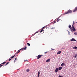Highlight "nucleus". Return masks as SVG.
Returning <instances> with one entry per match:
<instances>
[{
    "label": "nucleus",
    "instance_id": "nucleus-16",
    "mask_svg": "<svg viewBox=\"0 0 77 77\" xmlns=\"http://www.w3.org/2000/svg\"><path fill=\"white\" fill-rule=\"evenodd\" d=\"M44 29H42L40 31V33L42 32H44Z\"/></svg>",
    "mask_w": 77,
    "mask_h": 77
},
{
    "label": "nucleus",
    "instance_id": "nucleus-43",
    "mask_svg": "<svg viewBox=\"0 0 77 77\" xmlns=\"http://www.w3.org/2000/svg\"><path fill=\"white\" fill-rule=\"evenodd\" d=\"M18 70H19V69H18Z\"/></svg>",
    "mask_w": 77,
    "mask_h": 77
},
{
    "label": "nucleus",
    "instance_id": "nucleus-44",
    "mask_svg": "<svg viewBox=\"0 0 77 77\" xmlns=\"http://www.w3.org/2000/svg\"><path fill=\"white\" fill-rule=\"evenodd\" d=\"M16 61H17V60H16Z\"/></svg>",
    "mask_w": 77,
    "mask_h": 77
},
{
    "label": "nucleus",
    "instance_id": "nucleus-13",
    "mask_svg": "<svg viewBox=\"0 0 77 77\" xmlns=\"http://www.w3.org/2000/svg\"><path fill=\"white\" fill-rule=\"evenodd\" d=\"M26 72H29V71H30V69H28L26 70Z\"/></svg>",
    "mask_w": 77,
    "mask_h": 77
},
{
    "label": "nucleus",
    "instance_id": "nucleus-6",
    "mask_svg": "<svg viewBox=\"0 0 77 77\" xmlns=\"http://www.w3.org/2000/svg\"><path fill=\"white\" fill-rule=\"evenodd\" d=\"M60 19H59V18H57L56 20V21H57V22H59V21H60Z\"/></svg>",
    "mask_w": 77,
    "mask_h": 77
},
{
    "label": "nucleus",
    "instance_id": "nucleus-1",
    "mask_svg": "<svg viewBox=\"0 0 77 77\" xmlns=\"http://www.w3.org/2000/svg\"><path fill=\"white\" fill-rule=\"evenodd\" d=\"M26 48H27V47L26 46L25 48H22L19 50L18 51V52H17L16 54H18V53L19 52H20V50H26Z\"/></svg>",
    "mask_w": 77,
    "mask_h": 77
},
{
    "label": "nucleus",
    "instance_id": "nucleus-32",
    "mask_svg": "<svg viewBox=\"0 0 77 77\" xmlns=\"http://www.w3.org/2000/svg\"><path fill=\"white\" fill-rule=\"evenodd\" d=\"M51 49L52 50H54V49L51 48Z\"/></svg>",
    "mask_w": 77,
    "mask_h": 77
},
{
    "label": "nucleus",
    "instance_id": "nucleus-40",
    "mask_svg": "<svg viewBox=\"0 0 77 77\" xmlns=\"http://www.w3.org/2000/svg\"><path fill=\"white\" fill-rule=\"evenodd\" d=\"M35 34H34L33 35H35Z\"/></svg>",
    "mask_w": 77,
    "mask_h": 77
},
{
    "label": "nucleus",
    "instance_id": "nucleus-5",
    "mask_svg": "<svg viewBox=\"0 0 77 77\" xmlns=\"http://www.w3.org/2000/svg\"><path fill=\"white\" fill-rule=\"evenodd\" d=\"M77 11V7H76L75 9H74L73 10L74 12H76V11Z\"/></svg>",
    "mask_w": 77,
    "mask_h": 77
},
{
    "label": "nucleus",
    "instance_id": "nucleus-22",
    "mask_svg": "<svg viewBox=\"0 0 77 77\" xmlns=\"http://www.w3.org/2000/svg\"><path fill=\"white\" fill-rule=\"evenodd\" d=\"M27 44L29 46H30V44L29 43H27Z\"/></svg>",
    "mask_w": 77,
    "mask_h": 77
},
{
    "label": "nucleus",
    "instance_id": "nucleus-36",
    "mask_svg": "<svg viewBox=\"0 0 77 77\" xmlns=\"http://www.w3.org/2000/svg\"><path fill=\"white\" fill-rule=\"evenodd\" d=\"M38 33V31L37 32H36L35 34H36V33Z\"/></svg>",
    "mask_w": 77,
    "mask_h": 77
},
{
    "label": "nucleus",
    "instance_id": "nucleus-38",
    "mask_svg": "<svg viewBox=\"0 0 77 77\" xmlns=\"http://www.w3.org/2000/svg\"><path fill=\"white\" fill-rule=\"evenodd\" d=\"M72 27H74V25H72Z\"/></svg>",
    "mask_w": 77,
    "mask_h": 77
},
{
    "label": "nucleus",
    "instance_id": "nucleus-42",
    "mask_svg": "<svg viewBox=\"0 0 77 77\" xmlns=\"http://www.w3.org/2000/svg\"><path fill=\"white\" fill-rule=\"evenodd\" d=\"M71 31H72V30H71Z\"/></svg>",
    "mask_w": 77,
    "mask_h": 77
},
{
    "label": "nucleus",
    "instance_id": "nucleus-29",
    "mask_svg": "<svg viewBox=\"0 0 77 77\" xmlns=\"http://www.w3.org/2000/svg\"><path fill=\"white\" fill-rule=\"evenodd\" d=\"M2 66H3V65H1L0 66V68H1V67H2Z\"/></svg>",
    "mask_w": 77,
    "mask_h": 77
},
{
    "label": "nucleus",
    "instance_id": "nucleus-37",
    "mask_svg": "<svg viewBox=\"0 0 77 77\" xmlns=\"http://www.w3.org/2000/svg\"><path fill=\"white\" fill-rule=\"evenodd\" d=\"M65 49V48H62V50H64Z\"/></svg>",
    "mask_w": 77,
    "mask_h": 77
},
{
    "label": "nucleus",
    "instance_id": "nucleus-39",
    "mask_svg": "<svg viewBox=\"0 0 77 77\" xmlns=\"http://www.w3.org/2000/svg\"><path fill=\"white\" fill-rule=\"evenodd\" d=\"M77 22H76V24H77Z\"/></svg>",
    "mask_w": 77,
    "mask_h": 77
},
{
    "label": "nucleus",
    "instance_id": "nucleus-18",
    "mask_svg": "<svg viewBox=\"0 0 77 77\" xmlns=\"http://www.w3.org/2000/svg\"><path fill=\"white\" fill-rule=\"evenodd\" d=\"M15 56V55H14V56H13L12 57H11V59H13V58H14V56Z\"/></svg>",
    "mask_w": 77,
    "mask_h": 77
},
{
    "label": "nucleus",
    "instance_id": "nucleus-15",
    "mask_svg": "<svg viewBox=\"0 0 77 77\" xmlns=\"http://www.w3.org/2000/svg\"><path fill=\"white\" fill-rule=\"evenodd\" d=\"M73 49H74L75 50V49H77V47L76 46H75L73 48Z\"/></svg>",
    "mask_w": 77,
    "mask_h": 77
},
{
    "label": "nucleus",
    "instance_id": "nucleus-12",
    "mask_svg": "<svg viewBox=\"0 0 77 77\" xmlns=\"http://www.w3.org/2000/svg\"><path fill=\"white\" fill-rule=\"evenodd\" d=\"M62 69V67H60L58 68V70H61V69Z\"/></svg>",
    "mask_w": 77,
    "mask_h": 77
},
{
    "label": "nucleus",
    "instance_id": "nucleus-14",
    "mask_svg": "<svg viewBox=\"0 0 77 77\" xmlns=\"http://www.w3.org/2000/svg\"><path fill=\"white\" fill-rule=\"evenodd\" d=\"M72 30H73V31L74 32H75L76 30L75 29V28H74L72 29Z\"/></svg>",
    "mask_w": 77,
    "mask_h": 77
},
{
    "label": "nucleus",
    "instance_id": "nucleus-21",
    "mask_svg": "<svg viewBox=\"0 0 77 77\" xmlns=\"http://www.w3.org/2000/svg\"><path fill=\"white\" fill-rule=\"evenodd\" d=\"M8 64H9V62H8L6 63L5 66L7 65H8Z\"/></svg>",
    "mask_w": 77,
    "mask_h": 77
},
{
    "label": "nucleus",
    "instance_id": "nucleus-33",
    "mask_svg": "<svg viewBox=\"0 0 77 77\" xmlns=\"http://www.w3.org/2000/svg\"><path fill=\"white\" fill-rule=\"evenodd\" d=\"M72 29H74V26H72Z\"/></svg>",
    "mask_w": 77,
    "mask_h": 77
},
{
    "label": "nucleus",
    "instance_id": "nucleus-11",
    "mask_svg": "<svg viewBox=\"0 0 77 77\" xmlns=\"http://www.w3.org/2000/svg\"><path fill=\"white\" fill-rule=\"evenodd\" d=\"M49 61H50V59H48L46 61V62H49Z\"/></svg>",
    "mask_w": 77,
    "mask_h": 77
},
{
    "label": "nucleus",
    "instance_id": "nucleus-9",
    "mask_svg": "<svg viewBox=\"0 0 77 77\" xmlns=\"http://www.w3.org/2000/svg\"><path fill=\"white\" fill-rule=\"evenodd\" d=\"M39 74H40V72H38V77H39Z\"/></svg>",
    "mask_w": 77,
    "mask_h": 77
},
{
    "label": "nucleus",
    "instance_id": "nucleus-4",
    "mask_svg": "<svg viewBox=\"0 0 77 77\" xmlns=\"http://www.w3.org/2000/svg\"><path fill=\"white\" fill-rule=\"evenodd\" d=\"M70 41H76V40L75 39H74V38H72V39H71L70 40Z\"/></svg>",
    "mask_w": 77,
    "mask_h": 77
},
{
    "label": "nucleus",
    "instance_id": "nucleus-31",
    "mask_svg": "<svg viewBox=\"0 0 77 77\" xmlns=\"http://www.w3.org/2000/svg\"><path fill=\"white\" fill-rule=\"evenodd\" d=\"M74 22L73 21V24L72 25H74Z\"/></svg>",
    "mask_w": 77,
    "mask_h": 77
},
{
    "label": "nucleus",
    "instance_id": "nucleus-8",
    "mask_svg": "<svg viewBox=\"0 0 77 77\" xmlns=\"http://www.w3.org/2000/svg\"><path fill=\"white\" fill-rule=\"evenodd\" d=\"M58 71H59V69H58V68H57L55 70V72H58Z\"/></svg>",
    "mask_w": 77,
    "mask_h": 77
},
{
    "label": "nucleus",
    "instance_id": "nucleus-35",
    "mask_svg": "<svg viewBox=\"0 0 77 77\" xmlns=\"http://www.w3.org/2000/svg\"><path fill=\"white\" fill-rule=\"evenodd\" d=\"M11 60V59H9V61H10V60Z\"/></svg>",
    "mask_w": 77,
    "mask_h": 77
},
{
    "label": "nucleus",
    "instance_id": "nucleus-7",
    "mask_svg": "<svg viewBox=\"0 0 77 77\" xmlns=\"http://www.w3.org/2000/svg\"><path fill=\"white\" fill-rule=\"evenodd\" d=\"M61 66H65V63H62L61 64Z\"/></svg>",
    "mask_w": 77,
    "mask_h": 77
},
{
    "label": "nucleus",
    "instance_id": "nucleus-19",
    "mask_svg": "<svg viewBox=\"0 0 77 77\" xmlns=\"http://www.w3.org/2000/svg\"><path fill=\"white\" fill-rule=\"evenodd\" d=\"M6 62H4L3 63H2L1 65H2V64H3V65H4L5 63H6Z\"/></svg>",
    "mask_w": 77,
    "mask_h": 77
},
{
    "label": "nucleus",
    "instance_id": "nucleus-23",
    "mask_svg": "<svg viewBox=\"0 0 77 77\" xmlns=\"http://www.w3.org/2000/svg\"><path fill=\"white\" fill-rule=\"evenodd\" d=\"M45 27L44 26V27L42 28V29L44 30V29H45Z\"/></svg>",
    "mask_w": 77,
    "mask_h": 77
},
{
    "label": "nucleus",
    "instance_id": "nucleus-27",
    "mask_svg": "<svg viewBox=\"0 0 77 77\" xmlns=\"http://www.w3.org/2000/svg\"><path fill=\"white\" fill-rule=\"evenodd\" d=\"M48 53V51H47L46 52L44 53V54H46V53Z\"/></svg>",
    "mask_w": 77,
    "mask_h": 77
},
{
    "label": "nucleus",
    "instance_id": "nucleus-20",
    "mask_svg": "<svg viewBox=\"0 0 77 77\" xmlns=\"http://www.w3.org/2000/svg\"><path fill=\"white\" fill-rule=\"evenodd\" d=\"M74 34L75 35H77V32H74Z\"/></svg>",
    "mask_w": 77,
    "mask_h": 77
},
{
    "label": "nucleus",
    "instance_id": "nucleus-26",
    "mask_svg": "<svg viewBox=\"0 0 77 77\" xmlns=\"http://www.w3.org/2000/svg\"><path fill=\"white\" fill-rule=\"evenodd\" d=\"M71 25H69V28H71Z\"/></svg>",
    "mask_w": 77,
    "mask_h": 77
},
{
    "label": "nucleus",
    "instance_id": "nucleus-30",
    "mask_svg": "<svg viewBox=\"0 0 77 77\" xmlns=\"http://www.w3.org/2000/svg\"><path fill=\"white\" fill-rule=\"evenodd\" d=\"M55 23H56V21H54V23H53V24H54Z\"/></svg>",
    "mask_w": 77,
    "mask_h": 77
},
{
    "label": "nucleus",
    "instance_id": "nucleus-17",
    "mask_svg": "<svg viewBox=\"0 0 77 77\" xmlns=\"http://www.w3.org/2000/svg\"><path fill=\"white\" fill-rule=\"evenodd\" d=\"M73 57H75V58H76L77 57V54H75V55L73 56Z\"/></svg>",
    "mask_w": 77,
    "mask_h": 77
},
{
    "label": "nucleus",
    "instance_id": "nucleus-41",
    "mask_svg": "<svg viewBox=\"0 0 77 77\" xmlns=\"http://www.w3.org/2000/svg\"><path fill=\"white\" fill-rule=\"evenodd\" d=\"M70 29H72V28H71Z\"/></svg>",
    "mask_w": 77,
    "mask_h": 77
},
{
    "label": "nucleus",
    "instance_id": "nucleus-24",
    "mask_svg": "<svg viewBox=\"0 0 77 77\" xmlns=\"http://www.w3.org/2000/svg\"><path fill=\"white\" fill-rule=\"evenodd\" d=\"M52 29H54V30L55 29V28L54 27H53L51 28Z\"/></svg>",
    "mask_w": 77,
    "mask_h": 77
},
{
    "label": "nucleus",
    "instance_id": "nucleus-10",
    "mask_svg": "<svg viewBox=\"0 0 77 77\" xmlns=\"http://www.w3.org/2000/svg\"><path fill=\"white\" fill-rule=\"evenodd\" d=\"M62 53V51H59L57 53V54H60L61 53Z\"/></svg>",
    "mask_w": 77,
    "mask_h": 77
},
{
    "label": "nucleus",
    "instance_id": "nucleus-3",
    "mask_svg": "<svg viewBox=\"0 0 77 77\" xmlns=\"http://www.w3.org/2000/svg\"><path fill=\"white\" fill-rule=\"evenodd\" d=\"M43 56L42 55H38L37 57V59H40V58L42 56Z\"/></svg>",
    "mask_w": 77,
    "mask_h": 77
},
{
    "label": "nucleus",
    "instance_id": "nucleus-28",
    "mask_svg": "<svg viewBox=\"0 0 77 77\" xmlns=\"http://www.w3.org/2000/svg\"><path fill=\"white\" fill-rule=\"evenodd\" d=\"M26 62H28V60H24V62H26Z\"/></svg>",
    "mask_w": 77,
    "mask_h": 77
},
{
    "label": "nucleus",
    "instance_id": "nucleus-34",
    "mask_svg": "<svg viewBox=\"0 0 77 77\" xmlns=\"http://www.w3.org/2000/svg\"><path fill=\"white\" fill-rule=\"evenodd\" d=\"M59 77H62L61 75H59Z\"/></svg>",
    "mask_w": 77,
    "mask_h": 77
},
{
    "label": "nucleus",
    "instance_id": "nucleus-25",
    "mask_svg": "<svg viewBox=\"0 0 77 77\" xmlns=\"http://www.w3.org/2000/svg\"><path fill=\"white\" fill-rule=\"evenodd\" d=\"M17 60V58H15V59L14 60V62H16V60Z\"/></svg>",
    "mask_w": 77,
    "mask_h": 77
},
{
    "label": "nucleus",
    "instance_id": "nucleus-2",
    "mask_svg": "<svg viewBox=\"0 0 77 77\" xmlns=\"http://www.w3.org/2000/svg\"><path fill=\"white\" fill-rule=\"evenodd\" d=\"M71 13H72V11L70 10H69L67 12H66L64 14V15H65V14H71Z\"/></svg>",
    "mask_w": 77,
    "mask_h": 77
}]
</instances>
